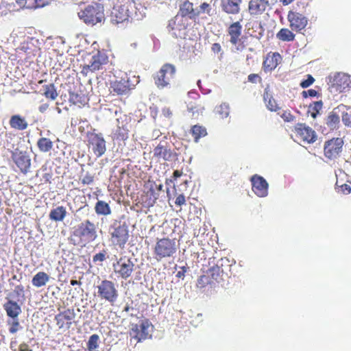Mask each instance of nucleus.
Wrapping results in <instances>:
<instances>
[{
	"label": "nucleus",
	"instance_id": "e433bc0d",
	"mask_svg": "<svg viewBox=\"0 0 351 351\" xmlns=\"http://www.w3.org/2000/svg\"><path fill=\"white\" fill-rule=\"evenodd\" d=\"M180 22H182V19L180 18L179 16H176L174 20L169 21L168 27L172 30L178 29L179 32L184 30L186 28L185 25L180 24Z\"/></svg>",
	"mask_w": 351,
	"mask_h": 351
},
{
	"label": "nucleus",
	"instance_id": "79ce46f5",
	"mask_svg": "<svg viewBox=\"0 0 351 351\" xmlns=\"http://www.w3.org/2000/svg\"><path fill=\"white\" fill-rule=\"evenodd\" d=\"M323 103L322 101H315L312 105L309 106L308 111H315L316 112H319V110L322 108Z\"/></svg>",
	"mask_w": 351,
	"mask_h": 351
},
{
	"label": "nucleus",
	"instance_id": "a878e982",
	"mask_svg": "<svg viewBox=\"0 0 351 351\" xmlns=\"http://www.w3.org/2000/svg\"><path fill=\"white\" fill-rule=\"evenodd\" d=\"M10 125L12 128L19 130H24L28 126V123L25 119L19 114L11 117L10 119Z\"/></svg>",
	"mask_w": 351,
	"mask_h": 351
},
{
	"label": "nucleus",
	"instance_id": "bb28decb",
	"mask_svg": "<svg viewBox=\"0 0 351 351\" xmlns=\"http://www.w3.org/2000/svg\"><path fill=\"white\" fill-rule=\"evenodd\" d=\"M49 280V276L43 271H39L32 278V282L34 287H41L45 286Z\"/></svg>",
	"mask_w": 351,
	"mask_h": 351
},
{
	"label": "nucleus",
	"instance_id": "f03ea898",
	"mask_svg": "<svg viewBox=\"0 0 351 351\" xmlns=\"http://www.w3.org/2000/svg\"><path fill=\"white\" fill-rule=\"evenodd\" d=\"M328 88L331 93L343 92L351 83L350 77L344 73H335L327 77Z\"/></svg>",
	"mask_w": 351,
	"mask_h": 351
},
{
	"label": "nucleus",
	"instance_id": "f3484780",
	"mask_svg": "<svg viewBox=\"0 0 351 351\" xmlns=\"http://www.w3.org/2000/svg\"><path fill=\"white\" fill-rule=\"evenodd\" d=\"M181 18L187 16L191 19L196 18L200 14L198 8H193V4L189 1H184L180 6Z\"/></svg>",
	"mask_w": 351,
	"mask_h": 351
},
{
	"label": "nucleus",
	"instance_id": "864d4df0",
	"mask_svg": "<svg viewBox=\"0 0 351 351\" xmlns=\"http://www.w3.org/2000/svg\"><path fill=\"white\" fill-rule=\"evenodd\" d=\"M341 190L343 193L348 194L351 192V187L350 186L345 184L341 186Z\"/></svg>",
	"mask_w": 351,
	"mask_h": 351
},
{
	"label": "nucleus",
	"instance_id": "c9c22d12",
	"mask_svg": "<svg viewBox=\"0 0 351 351\" xmlns=\"http://www.w3.org/2000/svg\"><path fill=\"white\" fill-rule=\"evenodd\" d=\"M38 147L41 152H47L51 149L52 142L47 138H41L38 141Z\"/></svg>",
	"mask_w": 351,
	"mask_h": 351
},
{
	"label": "nucleus",
	"instance_id": "6e6d98bb",
	"mask_svg": "<svg viewBox=\"0 0 351 351\" xmlns=\"http://www.w3.org/2000/svg\"><path fill=\"white\" fill-rule=\"evenodd\" d=\"M212 50L214 53H219L221 50V45L219 43H214L212 46Z\"/></svg>",
	"mask_w": 351,
	"mask_h": 351
},
{
	"label": "nucleus",
	"instance_id": "a211bd4d",
	"mask_svg": "<svg viewBox=\"0 0 351 351\" xmlns=\"http://www.w3.org/2000/svg\"><path fill=\"white\" fill-rule=\"evenodd\" d=\"M3 308L9 318H17L22 312L20 305L16 302L12 300H8V301L3 304Z\"/></svg>",
	"mask_w": 351,
	"mask_h": 351
},
{
	"label": "nucleus",
	"instance_id": "423d86ee",
	"mask_svg": "<svg viewBox=\"0 0 351 351\" xmlns=\"http://www.w3.org/2000/svg\"><path fill=\"white\" fill-rule=\"evenodd\" d=\"M176 252V244L173 240L161 239L155 246V254L160 258L170 257Z\"/></svg>",
	"mask_w": 351,
	"mask_h": 351
},
{
	"label": "nucleus",
	"instance_id": "0e129e2a",
	"mask_svg": "<svg viewBox=\"0 0 351 351\" xmlns=\"http://www.w3.org/2000/svg\"><path fill=\"white\" fill-rule=\"evenodd\" d=\"M308 112H311V115L313 118H315L317 117V114L319 113V112H316L312 111V110L311 111H308Z\"/></svg>",
	"mask_w": 351,
	"mask_h": 351
},
{
	"label": "nucleus",
	"instance_id": "bf43d9fd",
	"mask_svg": "<svg viewBox=\"0 0 351 351\" xmlns=\"http://www.w3.org/2000/svg\"><path fill=\"white\" fill-rule=\"evenodd\" d=\"M19 350L20 351H32V350L29 349V347L25 343L20 345Z\"/></svg>",
	"mask_w": 351,
	"mask_h": 351
},
{
	"label": "nucleus",
	"instance_id": "58836bf2",
	"mask_svg": "<svg viewBox=\"0 0 351 351\" xmlns=\"http://www.w3.org/2000/svg\"><path fill=\"white\" fill-rule=\"evenodd\" d=\"M44 95H45L46 97L50 98V99L54 100L58 96V93L55 88L54 85L51 84L49 85L46 86V87L45 88Z\"/></svg>",
	"mask_w": 351,
	"mask_h": 351
},
{
	"label": "nucleus",
	"instance_id": "2eb2a0df",
	"mask_svg": "<svg viewBox=\"0 0 351 351\" xmlns=\"http://www.w3.org/2000/svg\"><path fill=\"white\" fill-rule=\"evenodd\" d=\"M90 143L97 157H101L106 150V141L101 134H93L90 138Z\"/></svg>",
	"mask_w": 351,
	"mask_h": 351
},
{
	"label": "nucleus",
	"instance_id": "b1692460",
	"mask_svg": "<svg viewBox=\"0 0 351 351\" xmlns=\"http://www.w3.org/2000/svg\"><path fill=\"white\" fill-rule=\"evenodd\" d=\"M112 88L113 89V92L116 93L117 95H125L130 90L129 81L125 79L116 81L112 84Z\"/></svg>",
	"mask_w": 351,
	"mask_h": 351
},
{
	"label": "nucleus",
	"instance_id": "8fccbe9b",
	"mask_svg": "<svg viewBox=\"0 0 351 351\" xmlns=\"http://www.w3.org/2000/svg\"><path fill=\"white\" fill-rule=\"evenodd\" d=\"M204 280H207V277L203 276H201L197 280V287H204L207 282H204Z\"/></svg>",
	"mask_w": 351,
	"mask_h": 351
},
{
	"label": "nucleus",
	"instance_id": "72a5a7b5",
	"mask_svg": "<svg viewBox=\"0 0 351 351\" xmlns=\"http://www.w3.org/2000/svg\"><path fill=\"white\" fill-rule=\"evenodd\" d=\"M277 37L283 41H291L294 40L295 35L288 29H281L277 34Z\"/></svg>",
	"mask_w": 351,
	"mask_h": 351
},
{
	"label": "nucleus",
	"instance_id": "3c124183",
	"mask_svg": "<svg viewBox=\"0 0 351 351\" xmlns=\"http://www.w3.org/2000/svg\"><path fill=\"white\" fill-rule=\"evenodd\" d=\"M209 8V4L207 3H203L201 4V5L199 6V11L200 12H206L208 14H209V10H208V8Z\"/></svg>",
	"mask_w": 351,
	"mask_h": 351
},
{
	"label": "nucleus",
	"instance_id": "a18cd8bd",
	"mask_svg": "<svg viewBox=\"0 0 351 351\" xmlns=\"http://www.w3.org/2000/svg\"><path fill=\"white\" fill-rule=\"evenodd\" d=\"M280 117L286 122H292L294 121L295 117L293 116L289 112H284Z\"/></svg>",
	"mask_w": 351,
	"mask_h": 351
},
{
	"label": "nucleus",
	"instance_id": "6ab92c4d",
	"mask_svg": "<svg viewBox=\"0 0 351 351\" xmlns=\"http://www.w3.org/2000/svg\"><path fill=\"white\" fill-rule=\"evenodd\" d=\"M269 5L267 0H250L249 10L252 14H262Z\"/></svg>",
	"mask_w": 351,
	"mask_h": 351
},
{
	"label": "nucleus",
	"instance_id": "39448f33",
	"mask_svg": "<svg viewBox=\"0 0 351 351\" xmlns=\"http://www.w3.org/2000/svg\"><path fill=\"white\" fill-rule=\"evenodd\" d=\"M153 326L147 320H142L139 324H132L130 332V336L138 342L151 337Z\"/></svg>",
	"mask_w": 351,
	"mask_h": 351
},
{
	"label": "nucleus",
	"instance_id": "20e7f679",
	"mask_svg": "<svg viewBox=\"0 0 351 351\" xmlns=\"http://www.w3.org/2000/svg\"><path fill=\"white\" fill-rule=\"evenodd\" d=\"M99 296L113 304L118 298V291L113 282L104 280L97 286Z\"/></svg>",
	"mask_w": 351,
	"mask_h": 351
},
{
	"label": "nucleus",
	"instance_id": "13d9d810",
	"mask_svg": "<svg viewBox=\"0 0 351 351\" xmlns=\"http://www.w3.org/2000/svg\"><path fill=\"white\" fill-rule=\"evenodd\" d=\"M48 108L49 105L47 104H43L39 106V111L43 113L47 110Z\"/></svg>",
	"mask_w": 351,
	"mask_h": 351
},
{
	"label": "nucleus",
	"instance_id": "c03bdc74",
	"mask_svg": "<svg viewBox=\"0 0 351 351\" xmlns=\"http://www.w3.org/2000/svg\"><path fill=\"white\" fill-rule=\"evenodd\" d=\"M106 259V252L104 251L103 252H99L96 254L93 257V261L95 263L97 262H103Z\"/></svg>",
	"mask_w": 351,
	"mask_h": 351
},
{
	"label": "nucleus",
	"instance_id": "5701e85b",
	"mask_svg": "<svg viewBox=\"0 0 351 351\" xmlns=\"http://www.w3.org/2000/svg\"><path fill=\"white\" fill-rule=\"evenodd\" d=\"M66 213V208L62 206H59L51 210L49 217L54 221H62Z\"/></svg>",
	"mask_w": 351,
	"mask_h": 351
},
{
	"label": "nucleus",
	"instance_id": "a19ab883",
	"mask_svg": "<svg viewBox=\"0 0 351 351\" xmlns=\"http://www.w3.org/2000/svg\"><path fill=\"white\" fill-rule=\"evenodd\" d=\"M216 112L221 115V118L228 117L230 112L229 105L226 103L221 104L219 106L216 108Z\"/></svg>",
	"mask_w": 351,
	"mask_h": 351
},
{
	"label": "nucleus",
	"instance_id": "9d476101",
	"mask_svg": "<svg viewBox=\"0 0 351 351\" xmlns=\"http://www.w3.org/2000/svg\"><path fill=\"white\" fill-rule=\"evenodd\" d=\"M343 141L341 138H332L325 143L324 154L329 159L337 158L342 151Z\"/></svg>",
	"mask_w": 351,
	"mask_h": 351
},
{
	"label": "nucleus",
	"instance_id": "e2e57ef3",
	"mask_svg": "<svg viewBox=\"0 0 351 351\" xmlns=\"http://www.w3.org/2000/svg\"><path fill=\"white\" fill-rule=\"evenodd\" d=\"M80 284H81L80 281H78V280H71V285H73V286H75V285H80Z\"/></svg>",
	"mask_w": 351,
	"mask_h": 351
},
{
	"label": "nucleus",
	"instance_id": "052dcab7",
	"mask_svg": "<svg viewBox=\"0 0 351 351\" xmlns=\"http://www.w3.org/2000/svg\"><path fill=\"white\" fill-rule=\"evenodd\" d=\"M23 291V287L22 285H17L15 287L14 292L16 293L17 295H20L21 292Z\"/></svg>",
	"mask_w": 351,
	"mask_h": 351
},
{
	"label": "nucleus",
	"instance_id": "f257e3e1",
	"mask_svg": "<svg viewBox=\"0 0 351 351\" xmlns=\"http://www.w3.org/2000/svg\"><path fill=\"white\" fill-rule=\"evenodd\" d=\"M77 14L86 24L91 25L101 22L104 19V8L97 3L88 5L84 10L80 11Z\"/></svg>",
	"mask_w": 351,
	"mask_h": 351
},
{
	"label": "nucleus",
	"instance_id": "1a4fd4ad",
	"mask_svg": "<svg viewBox=\"0 0 351 351\" xmlns=\"http://www.w3.org/2000/svg\"><path fill=\"white\" fill-rule=\"evenodd\" d=\"M133 7L132 0H122L120 4L114 6L112 13L117 18V22H123L128 20Z\"/></svg>",
	"mask_w": 351,
	"mask_h": 351
},
{
	"label": "nucleus",
	"instance_id": "9b49d317",
	"mask_svg": "<svg viewBox=\"0 0 351 351\" xmlns=\"http://www.w3.org/2000/svg\"><path fill=\"white\" fill-rule=\"evenodd\" d=\"M134 267L133 261L126 258H121L116 263L113 264L114 272L119 274L125 280L131 276Z\"/></svg>",
	"mask_w": 351,
	"mask_h": 351
},
{
	"label": "nucleus",
	"instance_id": "412c9836",
	"mask_svg": "<svg viewBox=\"0 0 351 351\" xmlns=\"http://www.w3.org/2000/svg\"><path fill=\"white\" fill-rule=\"evenodd\" d=\"M106 58L104 55L97 53L91 57L86 65L87 68L91 71H95L100 69L101 66L106 63Z\"/></svg>",
	"mask_w": 351,
	"mask_h": 351
},
{
	"label": "nucleus",
	"instance_id": "393cba45",
	"mask_svg": "<svg viewBox=\"0 0 351 351\" xmlns=\"http://www.w3.org/2000/svg\"><path fill=\"white\" fill-rule=\"evenodd\" d=\"M153 154L155 157L162 158L164 160H170L173 156L171 149L161 145H158L154 149Z\"/></svg>",
	"mask_w": 351,
	"mask_h": 351
},
{
	"label": "nucleus",
	"instance_id": "de8ad7c7",
	"mask_svg": "<svg viewBox=\"0 0 351 351\" xmlns=\"http://www.w3.org/2000/svg\"><path fill=\"white\" fill-rule=\"evenodd\" d=\"M185 202H186L185 197L182 194L179 195L176 197V202H175L176 204L178 205V206H182L185 204Z\"/></svg>",
	"mask_w": 351,
	"mask_h": 351
},
{
	"label": "nucleus",
	"instance_id": "aec40b11",
	"mask_svg": "<svg viewBox=\"0 0 351 351\" xmlns=\"http://www.w3.org/2000/svg\"><path fill=\"white\" fill-rule=\"evenodd\" d=\"M242 0H226L222 1L221 7L223 11L228 14H236L240 11L239 5Z\"/></svg>",
	"mask_w": 351,
	"mask_h": 351
},
{
	"label": "nucleus",
	"instance_id": "6e6552de",
	"mask_svg": "<svg viewBox=\"0 0 351 351\" xmlns=\"http://www.w3.org/2000/svg\"><path fill=\"white\" fill-rule=\"evenodd\" d=\"M113 232L111 233L112 237L116 245L121 248H123L129 238L128 227L125 223H114L113 225Z\"/></svg>",
	"mask_w": 351,
	"mask_h": 351
},
{
	"label": "nucleus",
	"instance_id": "4d7b16f0",
	"mask_svg": "<svg viewBox=\"0 0 351 351\" xmlns=\"http://www.w3.org/2000/svg\"><path fill=\"white\" fill-rule=\"evenodd\" d=\"M162 114L166 117H171L172 115V112L169 108H165L162 109Z\"/></svg>",
	"mask_w": 351,
	"mask_h": 351
},
{
	"label": "nucleus",
	"instance_id": "4468645a",
	"mask_svg": "<svg viewBox=\"0 0 351 351\" xmlns=\"http://www.w3.org/2000/svg\"><path fill=\"white\" fill-rule=\"evenodd\" d=\"M297 135L304 141L312 143L315 141L317 136L315 132L310 127L303 123H298L295 126Z\"/></svg>",
	"mask_w": 351,
	"mask_h": 351
},
{
	"label": "nucleus",
	"instance_id": "69168bd1",
	"mask_svg": "<svg viewBox=\"0 0 351 351\" xmlns=\"http://www.w3.org/2000/svg\"><path fill=\"white\" fill-rule=\"evenodd\" d=\"M294 0H282V3L284 5H289L291 2H293Z\"/></svg>",
	"mask_w": 351,
	"mask_h": 351
},
{
	"label": "nucleus",
	"instance_id": "603ef678",
	"mask_svg": "<svg viewBox=\"0 0 351 351\" xmlns=\"http://www.w3.org/2000/svg\"><path fill=\"white\" fill-rule=\"evenodd\" d=\"M180 269H181V270L177 273L176 276L180 278H184V274L186 272L187 268L186 267H180Z\"/></svg>",
	"mask_w": 351,
	"mask_h": 351
},
{
	"label": "nucleus",
	"instance_id": "7ed1b4c3",
	"mask_svg": "<svg viewBox=\"0 0 351 351\" xmlns=\"http://www.w3.org/2000/svg\"><path fill=\"white\" fill-rule=\"evenodd\" d=\"M75 234L85 241H93L97 237L96 226L90 221L85 220L78 224L75 230Z\"/></svg>",
	"mask_w": 351,
	"mask_h": 351
},
{
	"label": "nucleus",
	"instance_id": "f8f14e48",
	"mask_svg": "<svg viewBox=\"0 0 351 351\" xmlns=\"http://www.w3.org/2000/svg\"><path fill=\"white\" fill-rule=\"evenodd\" d=\"M12 159L22 173L25 174L29 171L31 159L27 152L16 149L12 153Z\"/></svg>",
	"mask_w": 351,
	"mask_h": 351
},
{
	"label": "nucleus",
	"instance_id": "2f4dec72",
	"mask_svg": "<svg viewBox=\"0 0 351 351\" xmlns=\"http://www.w3.org/2000/svg\"><path fill=\"white\" fill-rule=\"evenodd\" d=\"M191 133L194 136L195 143H197L201 137L205 136L207 134L205 128L197 125H195L192 128Z\"/></svg>",
	"mask_w": 351,
	"mask_h": 351
},
{
	"label": "nucleus",
	"instance_id": "5fc2aeb1",
	"mask_svg": "<svg viewBox=\"0 0 351 351\" xmlns=\"http://www.w3.org/2000/svg\"><path fill=\"white\" fill-rule=\"evenodd\" d=\"M258 78L259 76L257 74H250L247 77L248 81L252 83H256L257 79Z\"/></svg>",
	"mask_w": 351,
	"mask_h": 351
},
{
	"label": "nucleus",
	"instance_id": "09e8293b",
	"mask_svg": "<svg viewBox=\"0 0 351 351\" xmlns=\"http://www.w3.org/2000/svg\"><path fill=\"white\" fill-rule=\"evenodd\" d=\"M317 94V92L315 90L310 89L307 91H303L302 95L304 97H307V95H308L310 97H315Z\"/></svg>",
	"mask_w": 351,
	"mask_h": 351
},
{
	"label": "nucleus",
	"instance_id": "338daca9",
	"mask_svg": "<svg viewBox=\"0 0 351 351\" xmlns=\"http://www.w3.org/2000/svg\"><path fill=\"white\" fill-rule=\"evenodd\" d=\"M173 34H174L176 36H180V37H181V36H184V33H183V34H182V33H181V32H179V34H177L176 32H173Z\"/></svg>",
	"mask_w": 351,
	"mask_h": 351
},
{
	"label": "nucleus",
	"instance_id": "c85d7f7f",
	"mask_svg": "<svg viewBox=\"0 0 351 351\" xmlns=\"http://www.w3.org/2000/svg\"><path fill=\"white\" fill-rule=\"evenodd\" d=\"M280 58L278 53H274L271 57H267L263 62V66L265 71H271L278 65V60Z\"/></svg>",
	"mask_w": 351,
	"mask_h": 351
},
{
	"label": "nucleus",
	"instance_id": "774afa93",
	"mask_svg": "<svg viewBox=\"0 0 351 351\" xmlns=\"http://www.w3.org/2000/svg\"><path fill=\"white\" fill-rule=\"evenodd\" d=\"M173 173L176 177H179L180 176V173L178 171H175Z\"/></svg>",
	"mask_w": 351,
	"mask_h": 351
},
{
	"label": "nucleus",
	"instance_id": "7c9ffc66",
	"mask_svg": "<svg viewBox=\"0 0 351 351\" xmlns=\"http://www.w3.org/2000/svg\"><path fill=\"white\" fill-rule=\"evenodd\" d=\"M6 322L8 326H9V332L11 334H14L23 328V326L19 323V317L9 318Z\"/></svg>",
	"mask_w": 351,
	"mask_h": 351
},
{
	"label": "nucleus",
	"instance_id": "c756f323",
	"mask_svg": "<svg viewBox=\"0 0 351 351\" xmlns=\"http://www.w3.org/2000/svg\"><path fill=\"white\" fill-rule=\"evenodd\" d=\"M223 273H224V271L219 266V262L217 263V264L215 266L212 267L208 270V274L212 277V278L218 282L221 278Z\"/></svg>",
	"mask_w": 351,
	"mask_h": 351
},
{
	"label": "nucleus",
	"instance_id": "cd10ccee",
	"mask_svg": "<svg viewBox=\"0 0 351 351\" xmlns=\"http://www.w3.org/2000/svg\"><path fill=\"white\" fill-rule=\"evenodd\" d=\"M95 213L98 215H108L111 213L109 204L102 200H98L95 206Z\"/></svg>",
	"mask_w": 351,
	"mask_h": 351
},
{
	"label": "nucleus",
	"instance_id": "49530a36",
	"mask_svg": "<svg viewBox=\"0 0 351 351\" xmlns=\"http://www.w3.org/2000/svg\"><path fill=\"white\" fill-rule=\"evenodd\" d=\"M93 182V177L88 173H86L84 176H83V178L82 179V182L84 184H90Z\"/></svg>",
	"mask_w": 351,
	"mask_h": 351
},
{
	"label": "nucleus",
	"instance_id": "4be33fe9",
	"mask_svg": "<svg viewBox=\"0 0 351 351\" xmlns=\"http://www.w3.org/2000/svg\"><path fill=\"white\" fill-rule=\"evenodd\" d=\"M242 26L239 21L230 25L228 28V33L230 36V42L233 45H236L239 40V36L241 34Z\"/></svg>",
	"mask_w": 351,
	"mask_h": 351
},
{
	"label": "nucleus",
	"instance_id": "0eeeda50",
	"mask_svg": "<svg viewBox=\"0 0 351 351\" xmlns=\"http://www.w3.org/2000/svg\"><path fill=\"white\" fill-rule=\"evenodd\" d=\"M175 72L174 66L169 64H165L154 77L155 84L158 88L167 86L173 77Z\"/></svg>",
	"mask_w": 351,
	"mask_h": 351
},
{
	"label": "nucleus",
	"instance_id": "37998d69",
	"mask_svg": "<svg viewBox=\"0 0 351 351\" xmlns=\"http://www.w3.org/2000/svg\"><path fill=\"white\" fill-rule=\"evenodd\" d=\"M314 81H315L314 78L311 75H308L307 79L302 81L300 83V86L303 88H308L314 82Z\"/></svg>",
	"mask_w": 351,
	"mask_h": 351
},
{
	"label": "nucleus",
	"instance_id": "ea45409f",
	"mask_svg": "<svg viewBox=\"0 0 351 351\" xmlns=\"http://www.w3.org/2000/svg\"><path fill=\"white\" fill-rule=\"evenodd\" d=\"M99 336L93 335L90 337L87 343V347L89 351H95L98 348Z\"/></svg>",
	"mask_w": 351,
	"mask_h": 351
},
{
	"label": "nucleus",
	"instance_id": "dca6fc26",
	"mask_svg": "<svg viewBox=\"0 0 351 351\" xmlns=\"http://www.w3.org/2000/svg\"><path fill=\"white\" fill-rule=\"evenodd\" d=\"M290 26L293 30L299 32L305 28L307 25V19L298 12H290L288 14Z\"/></svg>",
	"mask_w": 351,
	"mask_h": 351
},
{
	"label": "nucleus",
	"instance_id": "ddd939ff",
	"mask_svg": "<svg viewBox=\"0 0 351 351\" xmlns=\"http://www.w3.org/2000/svg\"><path fill=\"white\" fill-rule=\"evenodd\" d=\"M252 190L255 194L261 197H266L268 195V183L258 175H254L251 179Z\"/></svg>",
	"mask_w": 351,
	"mask_h": 351
},
{
	"label": "nucleus",
	"instance_id": "473e14b6",
	"mask_svg": "<svg viewBox=\"0 0 351 351\" xmlns=\"http://www.w3.org/2000/svg\"><path fill=\"white\" fill-rule=\"evenodd\" d=\"M60 317H62L64 319L71 321L75 318V313L73 309L69 308V309H66V311H64V312L56 315V319L57 320V324L58 325H60V328L62 327V326H63V324H60Z\"/></svg>",
	"mask_w": 351,
	"mask_h": 351
},
{
	"label": "nucleus",
	"instance_id": "4c0bfd02",
	"mask_svg": "<svg viewBox=\"0 0 351 351\" xmlns=\"http://www.w3.org/2000/svg\"><path fill=\"white\" fill-rule=\"evenodd\" d=\"M339 122V117L335 113L332 112L328 116V118L326 120V124L330 128H331V129L335 128Z\"/></svg>",
	"mask_w": 351,
	"mask_h": 351
},
{
	"label": "nucleus",
	"instance_id": "f704fd0d",
	"mask_svg": "<svg viewBox=\"0 0 351 351\" xmlns=\"http://www.w3.org/2000/svg\"><path fill=\"white\" fill-rule=\"evenodd\" d=\"M263 98L266 103L267 108L270 111H277V110L279 109V108L277 106L276 101L267 92L264 93Z\"/></svg>",
	"mask_w": 351,
	"mask_h": 351
},
{
	"label": "nucleus",
	"instance_id": "680f3d73",
	"mask_svg": "<svg viewBox=\"0 0 351 351\" xmlns=\"http://www.w3.org/2000/svg\"><path fill=\"white\" fill-rule=\"evenodd\" d=\"M36 4V5L35 6V8H40V7H44L45 5H47L48 3H43L42 4H40L39 2L41 1V0H34Z\"/></svg>",
	"mask_w": 351,
	"mask_h": 351
}]
</instances>
